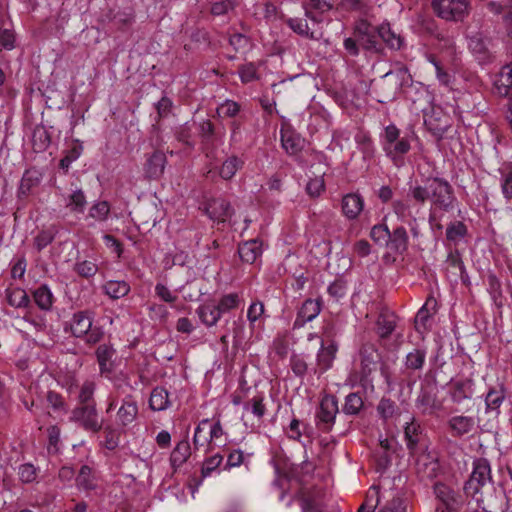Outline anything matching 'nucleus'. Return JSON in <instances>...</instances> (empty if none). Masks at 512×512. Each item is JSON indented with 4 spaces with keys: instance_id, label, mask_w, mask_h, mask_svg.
<instances>
[{
    "instance_id": "49530a36",
    "label": "nucleus",
    "mask_w": 512,
    "mask_h": 512,
    "mask_svg": "<svg viewBox=\"0 0 512 512\" xmlns=\"http://www.w3.org/2000/svg\"><path fill=\"white\" fill-rule=\"evenodd\" d=\"M487 282H488V291L495 303V305L498 308L503 307L504 303L502 301L503 295H502V289H501V283L499 279L496 277L495 274L489 273L487 275Z\"/></svg>"
},
{
    "instance_id": "dca6fc26",
    "label": "nucleus",
    "mask_w": 512,
    "mask_h": 512,
    "mask_svg": "<svg viewBox=\"0 0 512 512\" xmlns=\"http://www.w3.org/2000/svg\"><path fill=\"white\" fill-rule=\"evenodd\" d=\"M486 8L494 15L503 14V25L507 35L512 37V0H491Z\"/></svg>"
},
{
    "instance_id": "09e8293b",
    "label": "nucleus",
    "mask_w": 512,
    "mask_h": 512,
    "mask_svg": "<svg viewBox=\"0 0 512 512\" xmlns=\"http://www.w3.org/2000/svg\"><path fill=\"white\" fill-rule=\"evenodd\" d=\"M363 405V399L358 393H350L345 398L342 411L347 415H358Z\"/></svg>"
},
{
    "instance_id": "4c0bfd02",
    "label": "nucleus",
    "mask_w": 512,
    "mask_h": 512,
    "mask_svg": "<svg viewBox=\"0 0 512 512\" xmlns=\"http://www.w3.org/2000/svg\"><path fill=\"white\" fill-rule=\"evenodd\" d=\"M477 501L484 512H506L508 509V500L503 492L495 493L494 500L487 503L483 499Z\"/></svg>"
},
{
    "instance_id": "f704fd0d",
    "label": "nucleus",
    "mask_w": 512,
    "mask_h": 512,
    "mask_svg": "<svg viewBox=\"0 0 512 512\" xmlns=\"http://www.w3.org/2000/svg\"><path fill=\"white\" fill-rule=\"evenodd\" d=\"M191 454L190 444L187 440L180 441L170 455L172 467L178 468L184 464Z\"/></svg>"
},
{
    "instance_id": "58836bf2",
    "label": "nucleus",
    "mask_w": 512,
    "mask_h": 512,
    "mask_svg": "<svg viewBox=\"0 0 512 512\" xmlns=\"http://www.w3.org/2000/svg\"><path fill=\"white\" fill-rule=\"evenodd\" d=\"M7 302L15 308H25L29 305L30 299L25 290L17 287L6 290Z\"/></svg>"
},
{
    "instance_id": "6e6d98bb",
    "label": "nucleus",
    "mask_w": 512,
    "mask_h": 512,
    "mask_svg": "<svg viewBox=\"0 0 512 512\" xmlns=\"http://www.w3.org/2000/svg\"><path fill=\"white\" fill-rule=\"evenodd\" d=\"M175 138L186 147L193 149L195 142L192 139V126L186 122L175 129Z\"/></svg>"
},
{
    "instance_id": "f8f14e48",
    "label": "nucleus",
    "mask_w": 512,
    "mask_h": 512,
    "mask_svg": "<svg viewBox=\"0 0 512 512\" xmlns=\"http://www.w3.org/2000/svg\"><path fill=\"white\" fill-rule=\"evenodd\" d=\"M447 428L452 437L462 438L474 431L475 420L471 416H452L447 421Z\"/></svg>"
},
{
    "instance_id": "79ce46f5",
    "label": "nucleus",
    "mask_w": 512,
    "mask_h": 512,
    "mask_svg": "<svg viewBox=\"0 0 512 512\" xmlns=\"http://www.w3.org/2000/svg\"><path fill=\"white\" fill-rule=\"evenodd\" d=\"M87 205L84 192L81 189L74 190L67 199L66 207L73 213H83Z\"/></svg>"
},
{
    "instance_id": "6ab92c4d",
    "label": "nucleus",
    "mask_w": 512,
    "mask_h": 512,
    "mask_svg": "<svg viewBox=\"0 0 512 512\" xmlns=\"http://www.w3.org/2000/svg\"><path fill=\"white\" fill-rule=\"evenodd\" d=\"M449 395L453 403L461 404L473 396V381L460 379L450 383Z\"/></svg>"
},
{
    "instance_id": "9d476101",
    "label": "nucleus",
    "mask_w": 512,
    "mask_h": 512,
    "mask_svg": "<svg viewBox=\"0 0 512 512\" xmlns=\"http://www.w3.org/2000/svg\"><path fill=\"white\" fill-rule=\"evenodd\" d=\"M322 310L321 299H306L297 312L293 328H302L306 323L314 320Z\"/></svg>"
},
{
    "instance_id": "bb28decb",
    "label": "nucleus",
    "mask_w": 512,
    "mask_h": 512,
    "mask_svg": "<svg viewBox=\"0 0 512 512\" xmlns=\"http://www.w3.org/2000/svg\"><path fill=\"white\" fill-rule=\"evenodd\" d=\"M115 349L111 345L102 344L96 350V357L101 374L111 373L114 370L113 357Z\"/></svg>"
},
{
    "instance_id": "aec40b11",
    "label": "nucleus",
    "mask_w": 512,
    "mask_h": 512,
    "mask_svg": "<svg viewBox=\"0 0 512 512\" xmlns=\"http://www.w3.org/2000/svg\"><path fill=\"white\" fill-rule=\"evenodd\" d=\"M167 163L166 155L162 151H154L146 160L144 171L149 179H159Z\"/></svg>"
},
{
    "instance_id": "864d4df0",
    "label": "nucleus",
    "mask_w": 512,
    "mask_h": 512,
    "mask_svg": "<svg viewBox=\"0 0 512 512\" xmlns=\"http://www.w3.org/2000/svg\"><path fill=\"white\" fill-rule=\"evenodd\" d=\"M57 235V230L54 227H50L46 230L40 231L34 238V246L38 252L42 251L49 244H51Z\"/></svg>"
},
{
    "instance_id": "4be33fe9",
    "label": "nucleus",
    "mask_w": 512,
    "mask_h": 512,
    "mask_svg": "<svg viewBox=\"0 0 512 512\" xmlns=\"http://www.w3.org/2000/svg\"><path fill=\"white\" fill-rule=\"evenodd\" d=\"M364 207V200L360 194L349 193L342 198V212L350 220L356 219Z\"/></svg>"
},
{
    "instance_id": "473e14b6",
    "label": "nucleus",
    "mask_w": 512,
    "mask_h": 512,
    "mask_svg": "<svg viewBox=\"0 0 512 512\" xmlns=\"http://www.w3.org/2000/svg\"><path fill=\"white\" fill-rule=\"evenodd\" d=\"M282 147L289 155L298 154L303 147V140L292 131H284L281 133Z\"/></svg>"
},
{
    "instance_id": "e433bc0d",
    "label": "nucleus",
    "mask_w": 512,
    "mask_h": 512,
    "mask_svg": "<svg viewBox=\"0 0 512 512\" xmlns=\"http://www.w3.org/2000/svg\"><path fill=\"white\" fill-rule=\"evenodd\" d=\"M96 390V384L94 381L86 380L79 387V392L77 396L78 404L77 406H85V405H96V401L94 399V393Z\"/></svg>"
},
{
    "instance_id": "052dcab7",
    "label": "nucleus",
    "mask_w": 512,
    "mask_h": 512,
    "mask_svg": "<svg viewBox=\"0 0 512 512\" xmlns=\"http://www.w3.org/2000/svg\"><path fill=\"white\" fill-rule=\"evenodd\" d=\"M240 304V297L237 293H229L223 295L218 303H216L221 314L227 313L233 309L238 308Z\"/></svg>"
},
{
    "instance_id": "0eeeda50",
    "label": "nucleus",
    "mask_w": 512,
    "mask_h": 512,
    "mask_svg": "<svg viewBox=\"0 0 512 512\" xmlns=\"http://www.w3.org/2000/svg\"><path fill=\"white\" fill-rule=\"evenodd\" d=\"M490 481L491 468L489 461L485 458H478L473 462V471L464 489L466 493L475 495Z\"/></svg>"
},
{
    "instance_id": "338daca9",
    "label": "nucleus",
    "mask_w": 512,
    "mask_h": 512,
    "mask_svg": "<svg viewBox=\"0 0 512 512\" xmlns=\"http://www.w3.org/2000/svg\"><path fill=\"white\" fill-rule=\"evenodd\" d=\"M429 303L436 304L437 302L433 297H429L425 304L419 309L415 317V328L417 331H420V326L425 327L427 321L431 317V313L428 309Z\"/></svg>"
},
{
    "instance_id": "5701e85b",
    "label": "nucleus",
    "mask_w": 512,
    "mask_h": 512,
    "mask_svg": "<svg viewBox=\"0 0 512 512\" xmlns=\"http://www.w3.org/2000/svg\"><path fill=\"white\" fill-rule=\"evenodd\" d=\"M196 313L201 322L207 327L215 326L222 316L220 310L214 302H205L201 304L197 308Z\"/></svg>"
},
{
    "instance_id": "680f3d73",
    "label": "nucleus",
    "mask_w": 512,
    "mask_h": 512,
    "mask_svg": "<svg viewBox=\"0 0 512 512\" xmlns=\"http://www.w3.org/2000/svg\"><path fill=\"white\" fill-rule=\"evenodd\" d=\"M198 132L203 143H211L218 135L214 124L208 119L199 123Z\"/></svg>"
},
{
    "instance_id": "6e6552de",
    "label": "nucleus",
    "mask_w": 512,
    "mask_h": 512,
    "mask_svg": "<svg viewBox=\"0 0 512 512\" xmlns=\"http://www.w3.org/2000/svg\"><path fill=\"white\" fill-rule=\"evenodd\" d=\"M70 419L87 431L96 433L102 429L96 405L76 406L71 412Z\"/></svg>"
},
{
    "instance_id": "f03ea898",
    "label": "nucleus",
    "mask_w": 512,
    "mask_h": 512,
    "mask_svg": "<svg viewBox=\"0 0 512 512\" xmlns=\"http://www.w3.org/2000/svg\"><path fill=\"white\" fill-rule=\"evenodd\" d=\"M381 144L385 155L396 167L404 164V155L410 151L411 144L408 138L400 137V130L394 124L385 127Z\"/></svg>"
},
{
    "instance_id": "774afa93",
    "label": "nucleus",
    "mask_w": 512,
    "mask_h": 512,
    "mask_svg": "<svg viewBox=\"0 0 512 512\" xmlns=\"http://www.w3.org/2000/svg\"><path fill=\"white\" fill-rule=\"evenodd\" d=\"M302 512H326L321 502L311 495H306L301 503Z\"/></svg>"
},
{
    "instance_id": "c85d7f7f",
    "label": "nucleus",
    "mask_w": 512,
    "mask_h": 512,
    "mask_svg": "<svg viewBox=\"0 0 512 512\" xmlns=\"http://www.w3.org/2000/svg\"><path fill=\"white\" fill-rule=\"evenodd\" d=\"M468 46L480 62L489 61L490 53L488 49V40L485 39L480 33H477L469 38Z\"/></svg>"
},
{
    "instance_id": "a19ab883",
    "label": "nucleus",
    "mask_w": 512,
    "mask_h": 512,
    "mask_svg": "<svg viewBox=\"0 0 512 512\" xmlns=\"http://www.w3.org/2000/svg\"><path fill=\"white\" fill-rule=\"evenodd\" d=\"M244 161L237 157L236 155H232L228 157L222 164L220 168V176L224 180H230L234 177L236 172L242 168Z\"/></svg>"
},
{
    "instance_id": "4468645a",
    "label": "nucleus",
    "mask_w": 512,
    "mask_h": 512,
    "mask_svg": "<svg viewBox=\"0 0 512 512\" xmlns=\"http://www.w3.org/2000/svg\"><path fill=\"white\" fill-rule=\"evenodd\" d=\"M205 213L213 221L225 222L232 216L233 209L225 199L216 198L207 202Z\"/></svg>"
},
{
    "instance_id": "39448f33",
    "label": "nucleus",
    "mask_w": 512,
    "mask_h": 512,
    "mask_svg": "<svg viewBox=\"0 0 512 512\" xmlns=\"http://www.w3.org/2000/svg\"><path fill=\"white\" fill-rule=\"evenodd\" d=\"M434 493L439 502L436 512H460L465 504L461 494L443 483L434 485Z\"/></svg>"
},
{
    "instance_id": "0e129e2a",
    "label": "nucleus",
    "mask_w": 512,
    "mask_h": 512,
    "mask_svg": "<svg viewBox=\"0 0 512 512\" xmlns=\"http://www.w3.org/2000/svg\"><path fill=\"white\" fill-rule=\"evenodd\" d=\"M38 468L31 463L21 464L18 468V476L22 483H32L37 479Z\"/></svg>"
},
{
    "instance_id": "412c9836",
    "label": "nucleus",
    "mask_w": 512,
    "mask_h": 512,
    "mask_svg": "<svg viewBox=\"0 0 512 512\" xmlns=\"http://www.w3.org/2000/svg\"><path fill=\"white\" fill-rule=\"evenodd\" d=\"M409 244V236L404 226H398L392 231L389 230V240L387 248L398 254H403L407 251Z\"/></svg>"
},
{
    "instance_id": "a18cd8bd",
    "label": "nucleus",
    "mask_w": 512,
    "mask_h": 512,
    "mask_svg": "<svg viewBox=\"0 0 512 512\" xmlns=\"http://www.w3.org/2000/svg\"><path fill=\"white\" fill-rule=\"evenodd\" d=\"M505 399V391L502 386L499 389H490L485 397L487 411H497Z\"/></svg>"
},
{
    "instance_id": "a211bd4d",
    "label": "nucleus",
    "mask_w": 512,
    "mask_h": 512,
    "mask_svg": "<svg viewBox=\"0 0 512 512\" xmlns=\"http://www.w3.org/2000/svg\"><path fill=\"white\" fill-rule=\"evenodd\" d=\"M138 415V405L132 395H127L116 414V423L121 427L130 425Z\"/></svg>"
},
{
    "instance_id": "b1692460",
    "label": "nucleus",
    "mask_w": 512,
    "mask_h": 512,
    "mask_svg": "<svg viewBox=\"0 0 512 512\" xmlns=\"http://www.w3.org/2000/svg\"><path fill=\"white\" fill-rule=\"evenodd\" d=\"M238 254L243 262L253 264L262 254V243L258 239L245 241L239 245Z\"/></svg>"
},
{
    "instance_id": "4d7b16f0",
    "label": "nucleus",
    "mask_w": 512,
    "mask_h": 512,
    "mask_svg": "<svg viewBox=\"0 0 512 512\" xmlns=\"http://www.w3.org/2000/svg\"><path fill=\"white\" fill-rule=\"evenodd\" d=\"M98 265L91 260L77 261L74 271L82 278H91L98 272Z\"/></svg>"
},
{
    "instance_id": "7c9ffc66",
    "label": "nucleus",
    "mask_w": 512,
    "mask_h": 512,
    "mask_svg": "<svg viewBox=\"0 0 512 512\" xmlns=\"http://www.w3.org/2000/svg\"><path fill=\"white\" fill-rule=\"evenodd\" d=\"M287 26L296 34L307 39L316 40L319 38L315 31L309 26L307 19L303 18H288L285 20Z\"/></svg>"
},
{
    "instance_id": "a878e982",
    "label": "nucleus",
    "mask_w": 512,
    "mask_h": 512,
    "mask_svg": "<svg viewBox=\"0 0 512 512\" xmlns=\"http://www.w3.org/2000/svg\"><path fill=\"white\" fill-rule=\"evenodd\" d=\"M92 322V317L89 312L79 311L75 313L71 324L72 334L77 338L84 337L93 327Z\"/></svg>"
},
{
    "instance_id": "bf43d9fd",
    "label": "nucleus",
    "mask_w": 512,
    "mask_h": 512,
    "mask_svg": "<svg viewBox=\"0 0 512 512\" xmlns=\"http://www.w3.org/2000/svg\"><path fill=\"white\" fill-rule=\"evenodd\" d=\"M222 462L223 456L220 454H215L205 459L201 467V479L199 483L216 471Z\"/></svg>"
},
{
    "instance_id": "e2e57ef3",
    "label": "nucleus",
    "mask_w": 512,
    "mask_h": 512,
    "mask_svg": "<svg viewBox=\"0 0 512 512\" xmlns=\"http://www.w3.org/2000/svg\"><path fill=\"white\" fill-rule=\"evenodd\" d=\"M397 411V405L389 398H382L377 406V412L383 420L392 418Z\"/></svg>"
},
{
    "instance_id": "393cba45",
    "label": "nucleus",
    "mask_w": 512,
    "mask_h": 512,
    "mask_svg": "<svg viewBox=\"0 0 512 512\" xmlns=\"http://www.w3.org/2000/svg\"><path fill=\"white\" fill-rule=\"evenodd\" d=\"M337 350L338 346L334 341H332L328 346H324L323 343L321 344L317 353V366L319 367L320 374L326 372L332 367Z\"/></svg>"
},
{
    "instance_id": "9b49d317",
    "label": "nucleus",
    "mask_w": 512,
    "mask_h": 512,
    "mask_svg": "<svg viewBox=\"0 0 512 512\" xmlns=\"http://www.w3.org/2000/svg\"><path fill=\"white\" fill-rule=\"evenodd\" d=\"M397 320L393 311L386 307L381 308L375 322V331L380 340L388 339L391 336L396 329Z\"/></svg>"
},
{
    "instance_id": "de8ad7c7",
    "label": "nucleus",
    "mask_w": 512,
    "mask_h": 512,
    "mask_svg": "<svg viewBox=\"0 0 512 512\" xmlns=\"http://www.w3.org/2000/svg\"><path fill=\"white\" fill-rule=\"evenodd\" d=\"M428 61L434 66L439 83L449 87L454 81L453 75L443 67L442 63L434 55H429Z\"/></svg>"
},
{
    "instance_id": "1a4fd4ad",
    "label": "nucleus",
    "mask_w": 512,
    "mask_h": 512,
    "mask_svg": "<svg viewBox=\"0 0 512 512\" xmlns=\"http://www.w3.org/2000/svg\"><path fill=\"white\" fill-rule=\"evenodd\" d=\"M338 413L337 399L332 395H326L320 402L317 412V426L323 431H328L334 424Z\"/></svg>"
},
{
    "instance_id": "ea45409f",
    "label": "nucleus",
    "mask_w": 512,
    "mask_h": 512,
    "mask_svg": "<svg viewBox=\"0 0 512 512\" xmlns=\"http://www.w3.org/2000/svg\"><path fill=\"white\" fill-rule=\"evenodd\" d=\"M103 289L110 298L119 299L129 293L130 286L125 281L110 280L104 284Z\"/></svg>"
},
{
    "instance_id": "72a5a7b5",
    "label": "nucleus",
    "mask_w": 512,
    "mask_h": 512,
    "mask_svg": "<svg viewBox=\"0 0 512 512\" xmlns=\"http://www.w3.org/2000/svg\"><path fill=\"white\" fill-rule=\"evenodd\" d=\"M170 405L169 393L163 387H156L152 390L149 406L154 411H163Z\"/></svg>"
},
{
    "instance_id": "7ed1b4c3",
    "label": "nucleus",
    "mask_w": 512,
    "mask_h": 512,
    "mask_svg": "<svg viewBox=\"0 0 512 512\" xmlns=\"http://www.w3.org/2000/svg\"><path fill=\"white\" fill-rule=\"evenodd\" d=\"M435 14L446 21H463L470 10L469 0H433Z\"/></svg>"
},
{
    "instance_id": "f3484780",
    "label": "nucleus",
    "mask_w": 512,
    "mask_h": 512,
    "mask_svg": "<svg viewBox=\"0 0 512 512\" xmlns=\"http://www.w3.org/2000/svg\"><path fill=\"white\" fill-rule=\"evenodd\" d=\"M493 91L500 97L512 96V61L504 65L496 75Z\"/></svg>"
},
{
    "instance_id": "2f4dec72",
    "label": "nucleus",
    "mask_w": 512,
    "mask_h": 512,
    "mask_svg": "<svg viewBox=\"0 0 512 512\" xmlns=\"http://www.w3.org/2000/svg\"><path fill=\"white\" fill-rule=\"evenodd\" d=\"M377 34L391 49L399 50L403 46V38L395 33L389 24H381L377 27Z\"/></svg>"
},
{
    "instance_id": "37998d69",
    "label": "nucleus",
    "mask_w": 512,
    "mask_h": 512,
    "mask_svg": "<svg viewBox=\"0 0 512 512\" xmlns=\"http://www.w3.org/2000/svg\"><path fill=\"white\" fill-rule=\"evenodd\" d=\"M33 298L37 306L42 310H49L52 306L53 295L47 285H41L34 293Z\"/></svg>"
},
{
    "instance_id": "f257e3e1",
    "label": "nucleus",
    "mask_w": 512,
    "mask_h": 512,
    "mask_svg": "<svg viewBox=\"0 0 512 512\" xmlns=\"http://www.w3.org/2000/svg\"><path fill=\"white\" fill-rule=\"evenodd\" d=\"M408 196L418 205L430 201L432 206L444 211L452 209L455 200L452 186L441 177H428L423 185L411 186Z\"/></svg>"
},
{
    "instance_id": "13d9d810",
    "label": "nucleus",
    "mask_w": 512,
    "mask_h": 512,
    "mask_svg": "<svg viewBox=\"0 0 512 512\" xmlns=\"http://www.w3.org/2000/svg\"><path fill=\"white\" fill-rule=\"evenodd\" d=\"M244 409L247 411H251V413L257 419H261L266 413L264 397L261 395L254 396L252 399H250L244 404Z\"/></svg>"
},
{
    "instance_id": "c756f323",
    "label": "nucleus",
    "mask_w": 512,
    "mask_h": 512,
    "mask_svg": "<svg viewBox=\"0 0 512 512\" xmlns=\"http://www.w3.org/2000/svg\"><path fill=\"white\" fill-rule=\"evenodd\" d=\"M404 436L407 448L411 453H414L422 439L421 426L416 423L414 418H412L410 422L406 423Z\"/></svg>"
},
{
    "instance_id": "423d86ee",
    "label": "nucleus",
    "mask_w": 512,
    "mask_h": 512,
    "mask_svg": "<svg viewBox=\"0 0 512 512\" xmlns=\"http://www.w3.org/2000/svg\"><path fill=\"white\" fill-rule=\"evenodd\" d=\"M360 357V381L364 384L372 382V373L377 370L381 355L372 343H364L359 349Z\"/></svg>"
},
{
    "instance_id": "2eb2a0df",
    "label": "nucleus",
    "mask_w": 512,
    "mask_h": 512,
    "mask_svg": "<svg viewBox=\"0 0 512 512\" xmlns=\"http://www.w3.org/2000/svg\"><path fill=\"white\" fill-rule=\"evenodd\" d=\"M354 36H358L360 47L366 50L379 51V42L377 28L366 22H362L354 31Z\"/></svg>"
},
{
    "instance_id": "5fc2aeb1",
    "label": "nucleus",
    "mask_w": 512,
    "mask_h": 512,
    "mask_svg": "<svg viewBox=\"0 0 512 512\" xmlns=\"http://www.w3.org/2000/svg\"><path fill=\"white\" fill-rule=\"evenodd\" d=\"M426 358V352L422 349H414L406 356L405 366L408 369L419 370L422 369Z\"/></svg>"
},
{
    "instance_id": "3c124183",
    "label": "nucleus",
    "mask_w": 512,
    "mask_h": 512,
    "mask_svg": "<svg viewBox=\"0 0 512 512\" xmlns=\"http://www.w3.org/2000/svg\"><path fill=\"white\" fill-rule=\"evenodd\" d=\"M467 234V227L461 221L451 222L446 228V238L450 242H458Z\"/></svg>"
},
{
    "instance_id": "603ef678",
    "label": "nucleus",
    "mask_w": 512,
    "mask_h": 512,
    "mask_svg": "<svg viewBox=\"0 0 512 512\" xmlns=\"http://www.w3.org/2000/svg\"><path fill=\"white\" fill-rule=\"evenodd\" d=\"M370 237L375 244L386 247L389 240V228L385 223L374 225L370 231Z\"/></svg>"
},
{
    "instance_id": "8fccbe9b",
    "label": "nucleus",
    "mask_w": 512,
    "mask_h": 512,
    "mask_svg": "<svg viewBox=\"0 0 512 512\" xmlns=\"http://www.w3.org/2000/svg\"><path fill=\"white\" fill-rule=\"evenodd\" d=\"M416 407L423 414H432L436 408V397L427 391H421L416 399Z\"/></svg>"
},
{
    "instance_id": "20e7f679",
    "label": "nucleus",
    "mask_w": 512,
    "mask_h": 512,
    "mask_svg": "<svg viewBox=\"0 0 512 512\" xmlns=\"http://www.w3.org/2000/svg\"><path fill=\"white\" fill-rule=\"evenodd\" d=\"M412 83V76L409 69L404 65H399L395 69L387 72L383 76L380 84L382 90H387L384 99H378V102L385 103L387 100L395 98L397 92L403 87Z\"/></svg>"
},
{
    "instance_id": "c03bdc74",
    "label": "nucleus",
    "mask_w": 512,
    "mask_h": 512,
    "mask_svg": "<svg viewBox=\"0 0 512 512\" xmlns=\"http://www.w3.org/2000/svg\"><path fill=\"white\" fill-rule=\"evenodd\" d=\"M76 484L79 488L86 491L94 490L96 488V480L92 475V469L88 465H83L80 468L79 474L76 478Z\"/></svg>"
},
{
    "instance_id": "c9c22d12",
    "label": "nucleus",
    "mask_w": 512,
    "mask_h": 512,
    "mask_svg": "<svg viewBox=\"0 0 512 512\" xmlns=\"http://www.w3.org/2000/svg\"><path fill=\"white\" fill-rule=\"evenodd\" d=\"M303 8L305 10V16L309 18L312 22L318 23L321 21V19L318 18L317 15L313 14L312 11L324 13L332 9V4H330L326 0H309L307 3L303 4Z\"/></svg>"
},
{
    "instance_id": "ddd939ff",
    "label": "nucleus",
    "mask_w": 512,
    "mask_h": 512,
    "mask_svg": "<svg viewBox=\"0 0 512 512\" xmlns=\"http://www.w3.org/2000/svg\"><path fill=\"white\" fill-rule=\"evenodd\" d=\"M43 178V173L35 168L26 169L23 173V176L20 181V185L17 191V196L19 199L26 198L31 195L35 188H37Z\"/></svg>"
},
{
    "instance_id": "cd10ccee",
    "label": "nucleus",
    "mask_w": 512,
    "mask_h": 512,
    "mask_svg": "<svg viewBox=\"0 0 512 512\" xmlns=\"http://www.w3.org/2000/svg\"><path fill=\"white\" fill-rule=\"evenodd\" d=\"M392 210L398 219L404 223L411 220L416 222V215L419 213V209L414 210V206L409 200H395L392 203Z\"/></svg>"
},
{
    "instance_id": "69168bd1",
    "label": "nucleus",
    "mask_w": 512,
    "mask_h": 512,
    "mask_svg": "<svg viewBox=\"0 0 512 512\" xmlns=\"http://www.w3.org/2000/svg\"><path fill=\"white\" fill-rule=\"evenodd\" d=\"M110 212V205L107 201H99L92 205L89 210V216L97 221L107 219Z\"/></svg>"
}]
</instances>
